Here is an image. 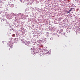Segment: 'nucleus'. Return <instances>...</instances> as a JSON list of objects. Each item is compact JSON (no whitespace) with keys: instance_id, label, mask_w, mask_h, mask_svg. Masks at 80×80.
<instances>
[{"instance_id":"5","label":"nucleus","mask_w":80,"mask_h":80,"mask_svg":"<svg viewBox=\"0 0 80 80\" xmlns=\"http://www.w3.org/2000/svg\"><path fill=\"white\" fill-rule=\"evenodd\" d=\"M11 48H12V47H11Z\"/></svg>"},{"instance_id":"1","label":"nucleus","mask_w":80,"mask_h":80,"mask_svg":"<svg viewBox=\"0 0 80 80\" xmlns=\"http://www.w3.org/2000/svg\"><path fill=\"white\" fill-rule=\"evenodd\" d=\"M46 56H48L49 55H50V52L48 51L47 53H46Z\"/></svg>"},{"instance_id":"4","label":"nucleus","mask_w":80,"mask_h":80,"mask_svg":"<svg viewBox=\"0 0 80 80\" xmlns=\"http://www.w3.org/2000/svg\"><path fill=\"white\" fill-rule=\"evenodd\" d=\"M12 40H13V39H12V38L11 39V40H12Z\"/></svg>"},{"instance_id":"7","label":"nucleus","mask_w":80,"mask_h":80,"mask_svg":"<svg viewBox=\"0 0 80 80\" xmlns=\"http://www.w3.org/2000/svg\"><path fill=\"white\" fill-rule=\"evenodd\" d=\"M9 50H10V49H9Z\"/></svg>"},{"instance_id":"6","label":"nucleus","mask_w":80,"mask_h":80,"mask_svg":"<svg viewBox=\"0 0 80 80\" xmlns=\"http://www.w3.org/2000/svg\"><path fill=\"white\" fill-rule=\"evenodd\" d=\"M11 42H12V41H11Z\"/></svg>"},{"instance_id":"3","label":"nucleus","mask_w":80,"mask_h":80,"mask_svg":"<svg viewBox=\"0 0 80 80\" xmlns=\"http://www.w3.org/2000/svg\"><path fill=\"white\" fill-rule=\"evenodd\" d=\"M11 7H14V4H12L11 5Z\"/></svg>"},{"instance_id":"2","label":"nucleus","mask_w":80,"mask_h":80,"mask_svg":"<svg viewBox=\"0 0 80 80\" xmlns=\"http://www.w3.org/2000/svg\"><path fill=\"white\" fill-rule=\"evenodd\" d=\"M72 10H73V8H71V9H70L68 12H67V13H70V12H71V11H72Z\"/></svg>"}]
</instances>
